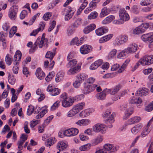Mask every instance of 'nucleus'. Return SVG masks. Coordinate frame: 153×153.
<instances>
[{"label":"nucleus","mask_w":153,"mask_h":153,"mask_svg":"<svg viewBox=\"0 0 153 153\" xmlns=\"http://www.w3.org/2000/svg\"><path fill=\"white\" fill-rule=\"evenodd\" d=\"M64 76V73L62 72H59L57 73L55 78L56 82H59L61 81L63 79Z\"/></svg>","instance_id":"4c0bfd02"},{"label":"nucleus","mask_w":153,"mask_h":153,"mask_svg":"<svg viewBox=\"0 0 153 153\" xmlns=\"http://www.w3.org/2000/svg\"><path fill=\"white\" fill-rule=\"evenodd\" d=\"M105 125L104 124L97 123L93 126L92 130L95 133L100 132L102 134H104L105 132Z\"/></svg>","instance_id":"0eeeda50"},{"label":"nucleus","mask_w":153,"mask_h":153,"mask_svg":"<svg viewBox=\"0 0 153 153\" xmlns=\"http://www.w3.org/2000/svg\"><path fill=\"white\" fill-rule=\"evenodd\" d=\"M54 74L53 72L50 73L45 78V79L46 81L47 82L51 81L53 77H54Z\"/></svg>","instance_id":"13d9d810"},{"label":"nucleus","mask_w":153,"mask_h":153,"mask_svg":"<svg viewBox=\"0 0 153 153\" xmlns=\"http://www.w3.org/2000/svg\"><path fill=\"white\" fill-rule=\"evenodd\" d=\"M66 10H67V14L65 15V20L68 21L72 17L74 14V12L72 10L71 8L69 7L66 8Z\"/></svg>","instance_id":"c756f323"},{"label":"nucleus","mask_w":153,"mask_h":153,"mask_svg":"<svg viewBox=\"0 0 153 153\" xmlns=\"http://www.w3.org/2000/svg\"><path fill=\"white\" fill-rule=\"evenodd\" d=\"M92 48L91 47L88 45H82L80 49V51L82 54H86L91 51Z\"/></svg>","instance_id":"2eb2a0df"},{"label":"nucleus","mask_w":153,"mask_h":153,"mask_svg":"<svg viewBox=\"0 0 153 153\" xmlns=\"http://www.w3.org/2000/svg\"><path fill=\"white\" fill-rule=\"evenodd\" d=\"M121 88V86L120 85H116L112 88L107 89L106 88L107 92H108V94H110L111 95H114L116 94L119 91Z\"/></svg>","instance_id":"4468645a"},{"label":"nucleus","mask_w":153,"mask_h":153,"mask_svg":"<svg viewBox=\"0 0 153 153\" xmlns=\"http://www.w3.org/2000/svg\"><path fill=\"white\" fill-rule=\"evenodd\" d=\"M56 141V139L53 137H51L48 138L45 143V146L48 147L53 146Z\"/></svg>","instance_id":"5701e85b"},{"label":"nucleus","mask_w":153,"mask_h":153,"mask_svg":"<svg viewBox=\"0 0 153 153\" xmlns=\"http://www.w3.org/2000/svg\"><path fill=\"white\" fill-rule=\"evenodd\" d=\"M67 145L65 142L60 141H59L57 145V148L60 150H62L65 149L67 147Z\"/></svg>","instance_id":"473e14b6"},{"label":"nucleus","mask_w":153,"mask_h":153,"mask_svg":"<svg viewBox=\"0 0 153 153\" xmlns=\"http://www.w3.org/2000/svg\"><path fill=\"white\" fill-rule=\"evenodd\" d=\"M45 26V22H40L39 25V27L37 29L33 30V31L30 33V36H35L39 31H42L44 29Z\"/></svg>","instance_id":"f3484780"},{"label":"nucleus","mask_w":153,"mask_h":153,"mask_svg":"<svg viewBox=\"0 0 153 153\" xmlns=\"http://www.w3.org/2000/svg\"><path fill=\"white\" fill-rule=\"evenodd\" d=\"M96 26L95 24H91L86 27L83 30V32L85 34H88L94 30Z\"/></svg>","instance_id":"bb28decb"},{"label":"nucleus","mask_w":153,"mask_h":153,"mask_svg":"<svg viewBox=\"0 0 153 153\" xmlns=\"http://www.w3.org/2000/svg\"><path fill=\"white\" fill-rule=\"evenodd\" d=\"M108 29L106 27H103L99 28L95 30L96 34L98 36H101L105 33L107 32Z\"/></svg>","instance_id":"6ab92c4d"},{"label":"nucleus","mask_w":153,"mask_h":153,"mask_svg":"<svg viewBox=\"0 0 153 153\" xmlns=\"http://www.w3.org/2000/svg\"><path fill=\"white\" fill-rule=\"evenodd\" d=\"M128 51L126 48L123 50L117 55V58L123 59L125 58L126 56V55L129 54Z\"/></svg>","instance_id":"2f4dec72"},{"label":"nucleus","mask_w":153,"mask_h":153,"mask_svg":"<svg viewBox=\"0 0 153 153\" xmlns=\"http://www.w3.org/2000/svg\"><path fill=\"white\" fill-rule=\"evenodd\" d=\"M103 116L105 118L104 121L107 124H111L114 121L113 114H111V111L110 109L106 110L103 114Z\"/></svg>","instance_id":"39448f33"},{"label":"nucleus","mask_w":153,"mask_h":153,"mask_svg":"<svg viewBox=\"0 0 153 153\" xmlns=\"http://www.w3.org/2000/svg\"><path fill=\"white\" fill-rule=\"evenodd\" d=\"M60 90L58 88H55L52 89L50 94L53 96H56L58 95L60 93Z\"/></svg>","instance_id":"6e6d98bb"},{"label":"nucleus","mask_w":153,"mask_h":153,"mask_svg":"<svg viewBox=\"0 0 153 153\" xmlns=\"http://www.w3.org/2000/svg\"><path fill=\"white\" fill-rule=\"evenodd\" d=\"M34 107L33 106L30 105L28 106L27 110V114L28 115H31L34 111Z\"/></svg>","instance_id":"052dcab7"},{"label":"nucleus","mask_w":153,"mask_h":153,"mask_svg":"<svg viewBox=\"0 0 153 153\" xmlns=\"http://www.w3.org/2000/svg\"><path fill=\"white\" fill-rule=\"evenodd\" d=\"M5 61L7 65H10L13 62L12 56L9 54H7L6 56Z\"/></svg>","instance_id":"a18cd8bd"},{"label":"nucleus","mask_w":153,"mask_h":153,"mask_svg":"<svg viewBox=\"0 0 153 153\" xmlns=\"http://www.w3.org/2000/svg\"><path fill=\"white\" fill-rule=\"evenodd\" d=\"M77 63V61L76 59H73L70 60L66 65L67 68H72Z\"/></svg>","instance_id":"58836bf2"},{"label":"nucleus","mask_w":153,"mask_h":153,"mask_svg":"<svg viewBox=\"0 0 153 153\" xmlns=\"http://www.w3.org/2000/svg\"><path fill=\"white\" fill-rule=\"evenodd\" d=\"M129 102L131 104H140L142 102V100L139 97H133L130 99Z\"/></svg>","instance_id":"e433bc0d"},{"label":"nucleus","mask_w":153,"mask_h":153,"mask_svg":"<svg viewBox=\"0 0 153 153\" xmlns=\"http://www.w3.org/2000/svg\"><path fill=\"white\" fill-rule=\"evenodd\" d=\"M25 142L24 140H21L18 141L17 144L18 145V148L19 151L22 150L23 148L22 145Z\"/></svg>","instance_id":"69168bd1"},{"label":"nucleus","mask_w":153,"mask_h":153,"mask_svg":"<svg viewBox=\"0 0 153 153\" xmlns=\"http://www.w3.org/2000/svg\"><path fill=\"white\" fill-rule=\"evenodd\" d=\"M114 19V17L113 15H110L106 17L102 22L103 24H107L110 23Z\"/></svg>","instance_id":"c9c22d12"},{"label":"nucleus","mask_w":153,"mask_h":153,"mask_svg":"<svg viewBox=\"0 0 153 153\" xmlns=\"http://www.w3.org/2000/svg\"><path fill=\"white\" fill-rule=\"evenodd\" d=\"M109 11L106 7L103 8L101 10L100 14V17L102 18L107 15L109 13Z\"/></svg>","instance_id":"ea45409f"},{"label":"nucleus","mask_w":153,"mask_h":153,"mask_svg":"<svg viewBox=\"0 0 153 153\" xmlns=\"http://www.w3.org/2000/svg\"><path fill=\"white\" fill-rule=\"evenodd\" d=\"M60 102L59 100L56 101L51 106V110L53 111L58 107L59 105Z\"/></svg>","instance_id":"bf43d9fd"},{"label":"nucleus","mask_w":153,"mask_h":153,"mask_svg":"<svg viewBox=\"0 0 153 153\" xmlns=\"http://www.w3.org/2000/svg\"><path fill=\"white\" fill-rule=\"evenodd\" d=\"M145 31V30L143 28H141V27L139 26L134 29L133 31V33L135 34H139L142 33H143Z\"/></svg>","instance_id":"37998d69"},{"label":"nucleus","mask_w":153,"mask_h":153,"mask_svg":"<svg viewBox=\"0 0 153 153\" xmlns=\"http://www.w3.org/2000/svg\"><path fill=\"white\" fill-rule=\"evenodd\" d=\"M27 13L26 10H23L21 12L20 17L21 19H23L25 17L27 16Z\"/></svg>","instance_id":"338daca9"},{"label":"nucleus","mask_w":153,"mask_h":153,"mask_svg":"<svg viewBox=\"0 0 153 153\" xmlns=\"http://www.w3.org/2000/svg\"><path fill=\"white\" fill-rule=\"evenodd\" d=\"M130 11L131 12L135 14H137L139 12V9L137 6L136 5H134L131 8Z\"/></svg>","instance_id":"09e8293b"},{"label":"nucleus","mask_w":153,"mask_h":153,"mask_svg":"<svg viewBox=\"0 0 153 153\" xmlns=\"http://www.w3.org/2000/svg\"><path fill=\"white\" fill-rule=\"evenodd\" d=\"M149 90L146 88H140L137 91L136 94L137 96H145L148 94Z\"/></svg>","instance_id":"b1692460"},{"label":"nucleus","mask_w":153,"mask_h":153,"mask_svg":"<svg viewBox=\"0 0 153 153\" xmlns=\"http://www.w3.org/2000/svg\"><path fill=\"white\" fill-rule=\"evenodd\" d=\"M145 110L148 112H150L153 110V101L146 107Z\"/></svg>","instance_id":"4d7b16f0"},{"label":"nucleus","mask_w":153,"mask_h":153,"mask_svg":"<svg viewBox=\"0 0 153 153\" xmlns=\"http://www.w3.org/2000/svg\"><path fill=\"white\" fill-rule=\"evenodd\" d=\"M106 88L102 92L97 94L96 95V98L98 100H103L105 99L106 95L108 94Z\"/></svg>","instance_id":"cd10ccee"},{"label":"nucleus","mask_w":153,"mask_h":153,"mask_svg":"<svg viewBox=\"0 0 153 153\" xmlns=\"http://www.w3.org/2000/svg\"><path fill=\"white\" fill-rule=\"evenodd\" d=\"M73 100L72 98L63 100L62 102V105L64 107L67 108L71 106L73 104Z\"/></svg>","instance_id":"dca6fc26"},{"label":"nucleus","mask_w":153,"mask_h":153,"mask_svg":"<svg viewBox=\"0 0 153 153\" xmlns=\"http://www.w3.org/2000/svg\"><path fill=\"white\" fill-rule=\"evenodd\" d=\"M8 81L10 84L13 85L15 83L16 79L13 76L9 75L8 76Z\"/></svg>","instance_id":"680f3d73"},{"label":"nucleus","mask_w":153,"mask_h":153,"mask_svg":"<svg viewBox=\"0 0 153 153\" xmlns=\"http://www.w3.org/2000/svg\"><path fill=\"white\" fill-rule=\"evenodd\" d=\"M18 10V7L16 5H14L10 7L8 13V16L11 19L14 20L16 19Z\"/></svg>","instance_id":"6e6552de"},{"label":"nucleus","mask_w":153,"mask_h":153,"mask_svg":"<svg viewBox=\"0 0 153 153\" xmlns=\"http://www.w3.org/2000/svg\"><path fill=\"white\" fill-rule=\"evenodd\" d=\"M119 147L117 146H114L112 144H106L103 147V149L105 150L110 151L109 153H114L119 149Z\"/></svg>","instance_id":"1a4fd4ad"},{"label":"nucleus","mask_w":153,"mask_h":153,"mask_svg":"<svg viewBox=\"0 0 153 153\" xmlns=\"http://www.w3.org/2000/svg\"><path fill=\"white\" fill-rule=\"evenodd\" d=\"M102 60L101 59L98 60L92 64L90 67V68L91 70H94L96 69L100 66L102 63Z\"/></svg>","instance_id":"393cba45"},{"label":"nucleus","mask_w":153,"mask_h":153,"mask_svg":"<svg viewBox=\"0 0 153 153\" xmlns=\"http://www.w3.org/2000/svg\"><path fill=\"white\" fill-rule=\"evenodd\" d=\"M35 74L37 78L40 80L43 79L45 76V73L39 68L37 69Z\"/></svg>","instance_id":"412c9836"},{"label":"nucleus","mask_w":153,"mask_h":153,"mask_svg":"<svg viewBox=\"0 0 153 153\" xmlns=\"http://www.w3.org/2000/svg\"><path fill=\"white\" fill-rule=\"evenodd\" d=\"M87 78V76L84 74H82L77 75L76 79L82 83Z\"/></svg>","instance_id":"de8ad7c7"},{"label":"nucleus","mask_w":153,"mask_h":153,"mask_svg":"<svg viewBox=\"0 0 153 153\" xmlns=\"http://www.w3.org/2000/svg\"><path fill=\"white\" fill-rule=\"evenodd\" d=\"M98 13L96 12H93L88 15V19H94L96 18L98 16Z\"/></svg>","instance_id":"864d4df0"},{"label":"nucleus","mask_w":153,"mask_h":153,"mask_svg":"<svg viewBox=\"0 0 153 153\" xmlns=\"http://www.w3.org/2000/svg\"><path fill=\"white\" fill-rule=\"evenodd\" d=\"M85 106L83 102L79 103L74 106L67 113V116L68 117H72L77 114L82 110Z\"/></svg>","instance_id":"7ed1b4c3"},{"label":"nucleus","mask_w":153,"mask_h":153,"mask_svg":"<svg viewBox=\"0 0 153 153\" xmlns=\"http://www.w3.org/2000/svg\"><path fill=\"white\" fill-rule=\"evenodd\" d=\"M92 110L90 109L85 110L80 112V116L82 117H85L90 115L92 113Z\"/></svg>","instance_id":"f704fd0d"},{"label":"nucleus","mask_w":153,"mask_h":153,"mask_svg":"<svg viewBox=\"0 0 153 153\" xmlns=\"http://www.w3.org/2000/svg\"><path fill=\"white\" fill-rule=\"evenodd\" d=\"M138 47L136 44H131L130 45L129 47L126 48V49L128 50L129 53H133L137 50Z\"/></svg>","instance_id":"7c9ffc66"},{"label":"nucleus","mask_w":153,"mask_h":153,"mask_svg":"<svg viewBox=\"0 0 153 153\" xmlns=\"http://www.w3.org/2000/svg\"><path fill=\"white\" fill-rule=\"evenodd\" d=\"M151 3L150 0H143L141 1L140 4L142 6H145L149 5Z\"/></svg>","instance_id":"e2e57ef3"},{"label":"nucleus","mask_w":153,"mask_h":153,"mask_svg":"<svg viewBox=\"0 0 153 153\" xmlns=\"http://www.w3.org/2000/svg\"><path fill=\"white\" fill-rule=\"evenodd\" d=\"M85 106L83 102L79 103L74 106L67 113V116L68 117H72L77 114L82 110Z\"/></svg>","instance_id":"f03ea898"},{"label":"nucleus","mask_w":153,"mask_h":153,"mask_svg":"<svg viewBox=\"0 0 153 153\" xmlns=\"http://www.w3.org/2000/svg\"><path fill=\"white\" fill-rule=\"evenodd\" d=\"M103 140V136L99 134L92 139L90 144L92 146H95L101 143Z\"/></svg>","instance_id":"f8f14e48"},{"label":"nucleus","mask_w":153,"mask_h":153,"mask_svg":"<svg viewBox=\"0 0 153 153\" xmlns=\"http://www.w3.org/2000/svg\"><path fill=\"white\" fill-rule=\"evenodd\" d=\"M141 120L140 117H134L128 120L127 123L128 125H131L139 122Z\"/></svg>","instance_id":"a878e982"},{"label":"nucleus","mask_w":153,"mask_h":153,"mask_svg":"<svg viewBox=\"0 0 153 153\" xmlns=\"http://www.w3.org/2000/svg\"><path fill=\"white\" fill-rule=\"evenodd\" d=\"M81 19L78 18L76 19L73 24V26L74 27H77L81 24Z\"/></svg>","instance_id":"0e129e2a"},{"label":"nucleus","mask_w":153,"mask_h":153,"mask_svg":"<svg viewBox=\"0 0 153 153\" xmlns=\"http://www.w3.org/2000/svg\"><path fill=\"white\" fill-rule=\"evenodd\" d=\"M117 53V50L115 49H114L110 51L108 56V59H113Z\"/></svg>","instance_id":"a19ab883"},{"label":"nucleus","mask_w":153,"mask_h":153,"mask_svg":"<svg viewBox=\"0 0 153 153\" xmlns=\"http://www.w3.org/2000/svg\"><path fill=\"white\" fill-rule=\"evenodd\" d=\"M133 112V109L132 108H130L126 110L125 112V117L128 118L129 117Z\"/></svg>","instance_id":"3c124183"},{"label":"nucleus","mask_w":153,"mask_h":153,"mask_svg":"<svg viewBox=\"0 0 153 153\" xmlns=\"http://www.w3.org/2000/svg\"><path fill=\"white\" fill-rule=\"evenodd\" d=\"M128 36L126 35H120L117 37L115 39L114 43L115 46H119L127 42Z\"/></svg>","instance_id":"423d86ee"},{"label":"nucleus","mask_w":153,"mask_h":153,"mask_svg":"<svg viewBox=\"0 0 153 153\" xmlns=\"http://www.w3.org/2000/svg\"><path fill=\"white\" fill-rule=\"evenodd\" d=\"M142 127V125L140 124L136 125L131 129V133L134 135H136L141 130Z\"/></svg>","instance_id":"4be33fe9"},{"label":"nucleus","mask_w":153,"mask_h":153,"mask_svg":"<svg viewBox=\"0 0 153 153\" xmlns=\"http://www.w3.org/2000/svg\"><path fill=\"white\" fill-rule=\"evenodd\" d=\"M113 36V34H110L101 38L99 40V42L102 43L105 42L110 40Z\"/></svg>","instance_id":"72a5a7b5"},{"label":"nucleus","mask_w":153,"mask_h":153,"mask_svg":"<svg viewBox=\"0 0 153 153\" xmlns=\"http://www.w3.org/2000/svg\"><path fill=\"white\" fill-rule=\"evenodd\" d=\"M81 42L79 41V39L77 37H75L71 40L70 44L71 45L79 46L81 45Z\"/></svg>","instance_id":"c03bdc74"},{"label":"nucleus","mask_w":153,"mask_h":153,"mask_svg":"<svg viewBox=\"0 0 153 153\" xmlns=\"http://www.w3.org/2000/svg\"><path fill=\"white\" fill-rule=\"evenodd\" d=\"M120 19L124 21H127L129 20L130 17L124 8L120 9L119 12Z\"/></svg>","instance_id":"9b49d317"},{"label":"nucleus","mask_w":153,"mask_h":153,"mask_svg":"<svg viewBox=\"0 0 153 153\" xmlns=\"http://www.w3.org/2000/svg\"><path fill=\"white\" fill-rule=\"evenodd\" d=\"M45 34L44 33L41 39L39 38H37L34 45L32 46L29 50V52L30 53H33L35 52L37 48V46H38L39 48H41L43 46L44 42H47L48 39L46 38H45Z\"/></svg>","instance_id":"f257e3e1"},{"label":"nucleus","mask_w":153,"mask_h":153,"mask_svg":"<svg viewBox=\"0 0 153 153\" xmlns=\"http://www.w3.org/2000/svg\"><path fill=\"white\" fill-rule=\"evenodd\" d=\"M78 132L79 131L77 128H72L65 131L63 134L66 136L71 137L76 135Z\"/></svg>","instance_id":"9d476101"},{"label":"nucleus","mask_w":153,"mask_h":153,"mask_svg":"<svg viewBox=\"0 0 153 153\" xmlns=\"http://www.w3.org/2000/svg\"><path fill=\"white\" fill-rule=\"evenodd\" d=\"M127 92L125 91H121L120 92V94L118 95L113 97V100L114 101H116L118 99H120V97L123 96Z\"/></svg>","instance_id":"8fccbe9b"},{"label":"nucleus","mask_w":153,"mask_h":153,"mask_svg":"<svg viewBox=\"0 0 153 153\" xmlns=\"http://www.w3.org/2000/svg\"><path fill=\"white\" fill-rule=\"evenodd\" d=\"M82 3L81 5L79 8L78 9L77 12V14L79 15L82 11V10L85 8L87 5L86 2H82Z\"/></svg>","instance_id":"49530a36"},{"label":"nucleus","mask_w":153,"mask_h":153,"mask_svg":"<svg viewBox=\"0 0 153 153\" xmlns=\"http://www.w3.org/2000/svg\"><path fill=\"white\" fill-rule=\"evenodd\" d=\"M140 63L143 65H149L153 63V55L145 56L140 59L135 65L138 67Z\"/></svg>","instance_id":"20e7f679"},{"label":"nucleus","mask_w":153,"mask_h":153,"mask_svg":"<svg viewBox=\"0 0 153 153\" xmlns=\"http://www.w3.org/2000/svg\"><path fill=\"white\" fill-rule=\"evenodd\" d=\"M55 55V53H53L51 52L48 51L47 53L45 55L46 58L48 59L50 62L49 65V68H51L53 67L55 64L54 61L53 60H52Z\"/></svg>","instance_id":"ddd939ff"},{"label":"nucleus","mask_w":153,"mask_h":153,"mask_svg":"<svg viewBox=\"0 0 153 153\" xmlns=\"http://www.w3.org/2000/svg\"><path fill=\"white\" fill-rule=\"evenodd\" d=\"M92 146L90 143L87 144L80 146L79 149L82 151H85L89 149L90 147Z\"/></svg>","instance_id":"603ef678"},{"label":"nucleus","mask_w":153,"mask_h":153,"mask_svg":"<svg viewBox=\"0 0 153 153\" xmlns=\"http://www.w3.org/2000/svg\"><path fill=\"white\" fill-rule=\"evenodd\" d=\"M22 54L19 51H17L14 57V61H20L21 58Z\"/></svg>","instance_id":"79ce46f5"},{"label":"nucleus","mask_w":153,"mask_h":153,"mask_svg":"<svg viewBox=\"0 0 153 153\" xmlns=\"http://www.w3.org/2000/svg\"><path fill=\"white\" fill-rule=\"evenodd\" d=\"M93 85H86L83 90V92L85 94H88L94 90V87Z\"/></svg>","instance_id":"a211bd4d"},{"label":"nucleus","mask_w":153,"mask_h":153,"mask_svg":"<svg viewBox=\"0 0 153 153\" xmlns=\"http://www.w3.org/2000/svg\"><path fill=\"white\" fill-rule=\"evenodd\" d=\"M80 65L78 64L76 66L72 68L68 71V74L69 75H73L79 72L80 70Z\"/></svg>","instance_id":"aec40b11"},{"label":"nucleus","mask_w":153,"mask_h":153,"mask_svg":"<svg viewBox=\"0 0 153 153\" xmlns=\"http://www.w3.org/2000/svg\"><path fill=\"white\" fill-rule=\"evenodd\" d=\"M150 125L147 124L146 126L144 128L139 136L142 137H144L147 135L151 131L150 129L149 128Z\"/></svg>","instance_id":"c85d7f7f"},{"label":"nucleus","mask_w":153,"mask_h":153,"mask_svg":"<svg viewBox=\"0 0 153 153\" xmlns=\"http://www.w3.org/2000/svg\"><path fill=\"white\" fill-rule=\"evenodd\" d=\"M80 140L82 141H85L89 139V137L84 135L83 134H80L79 135Z\"/></svg>","instance_id":"774afa93"},{"label":"nucleus","mask_w":153,"mask_h":153,"mask_svg":"<svg viewBox=\"0 0 153 153\" xmlns=\"http://www.w3.org/2000/svg\"><path fill=\"white\" fill-rule=\"evenodd\" d=\"M47 112V110L46 109L42 110L40 113L36 116V119H39L41 118L44 116Z\"/></svg>","instance_id":"5fc2aeb1"}]
</instances>
